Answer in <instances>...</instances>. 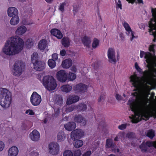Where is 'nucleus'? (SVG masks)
I'll use <instances>...</instances> for the list:
<instances>
[{
    "instance_id": "60",
    "label": "nucleus",
    "mask_w": 156,
    "mask_h": 156,
    "mask_svg": "<svg viewBox=\"0 0 156 156\" xmlns=\"http://www.w3.org/2000/svg\"><path fill=\"white\" fill-rule=\"evenodd\" d=\"M105 96L102 95H100L98 99V102H100L102 100L104 99Z\"/></svg>"
},
{
    "instance_id": "15",
    "label": "nucleus",
    "mask_w": 156,
    "mask_h": 156,
    "mask_svg": "<svg viewBox=\"0 0 156 156\" xmlns=\"http://www.w3.org/2000/svg\"><path fill=\"white\" fill-rule=\"evenodd\" d=\"M29 136L33 141H37L40 138V133L37 130L34 129L30 133Z\"/></svg>"
},
{
    "instance_id": "21",
    "label": "nucleus",
    "mask_w": 156,
    "mask_h": 156,
    "mask_svg": "<svg viewBox=\"0 0 156 156\" xmlns=\"http://www.w3.org/2000/svg\"><path fill=\"white\" fill-rule=\"evenodd\" d=\"M64 127L66 130L70 131L75 129L76 125L74 122H70L65 124Z\"/></svg>"
},
{
    "instance_id": "57",
    "label": "nucleus",
    "mask_w": 156,
    "mask_h": 156,
    "mask_svg": "<svg viewBox=\"0 0 156 156\" xmlns=\"http://www.w3.org/2000/svg\"><path fill=\"white\" fill-rule=\"evenodd\" d=\"M152 24H153V23H152L151 22L149 23V28H150V29H149V32L150 33H151V32H152L153 30H154V29H153V28H152L151 27V26H152Z\"/></svg>"
},
{
    "instance_id": "4",
    "label": "nucleus",
    "mask_w": 156,
    "mask_h": 156,
    "mask_svg": "<svg viewBox=\"0 0 156 156\" xmlns=\"http://www.w3.org/2000/svg\"><path fill=\"white\" fill-rule=\"evenodd\" d=\"M31 62L33 64L34 68L38 71L43 70L45 68V64L38 59V55L37 53L34 52L31 56Z\"/></svg>"
},
{
    "instance_id": "27",
    "label": "nucleus",
    "mask_w": 156,
    "mask_h": 156,
    "mask_svg": "<svg viewBox=\"0 0 156 156\" xmlns=\"http://www.w3.org/2000/svg\"><path fill=\"white\" fill-rule=\"evenodd\" d=\"M55 103L59 105H61L63 103L62 98L60 95H56L54 98Z\"/></svg>"
},
{
    "instance_id": "25",
    "label": "nucleus",
    "mask_w": 156,
    "mask_h": 156,
    "mask_svg": "<svg viewBox=\"0 0 156 156\" xmlns=\"http://www.w3.org/2000/svg\"><path fill=\"white\" fill-rule=\"evenodd\" d=\"M27 29L25 26H21L19 27L15 32L16 34L19 35L24 34L26 31Z\"/></svg>"
},
{
    "instance_id": "61",
    "label": "nucleus",
    "mask_w": 156,
    "mask_h": 156,
    "mask_svg": "<svg viewBox=\"0 0 156 156\" xmlns=\"http://www.w3.org/2000/svg\"><path fill=\"white\" fill-rule=\"evenodd\" d=\"M115 98L116 99L118 100H121V95L118 94H117L115 96Z\"/></svg>"
},
{
    "instance_id": "36",
    "label": "nucleus",
    "mask_w": 156,
    "mask_h": 156,
    "mask_svg": "<svg viewBox=\"0 0 156 156\" xmlns=\"http://www.w3.org/2000/svg\"><path fill=\"white\" fill-rule=\"evenodd\" d=\"M154 131L152 129H149L147 131V136L151 139H152L155 136Z\"/></svg>"
},
{
    "instance_id": "20",
    "label": "nucleus",
    "mask_w": 156,
    "mask_h": 156,
    "mask_svg": "<svg viewBox=\"0 0 156 156\" xmlns=\"http://www.w3.org/2000/svg\"><path fill=\"white\" fill-rule=\"evenodd\" d=\"M123 25L125 28V29L128 33V35L131 33V35L132 37L131 38V40L132 41L134 38L135 37L134 32L131 29L130 27L129 24L126 22H124L123 24Z\"/></svg>"
},
{
    "instance_id": "5",
    "label": "nucleus",
    "mask_w": 156,
    "mask_h": 156,
    "mask_svg": "<svg viewBox=\"0 0 156 156\" xmlns=\"http://www.w3.org/2000/svg\"><path fill=\"white\" fill-rule=\"evenodd\" d=\"M144 58L146 59V62L148 64L147 67L149 69L144 71L143 73V75L145 76H148L152 73V70L151 68L153 66V59L152 55L149 52H146Z\"/></svg>"
},
{
    "instance_id": "39",
    "label": "nucleus",
    "mask_w": 156,
    "mask_h": 156,
    "mask_svg": "<svg viewBox=\"0 0 156 156\" xmlns=\"http://www.w3.org/2000/svg\"><path fill=\"white\" fill-rule=\"evenodd\" d=\"M99 43V41L96 38H94L93 41L92 47L94 48H95L98 46Z\"/></svg>"
},
{
    "instance_id": "31",
    "label": "nucleus",
    "mask_w": 156,
    "mask_h": 156,
    "mask_svg": "<svg viewBox=\"0 0 156 156\" xmlns=\"http://www.w3.org/2000/svg\"><path fill=\"white\" fill-rule=\"evenodd\" d=\"M52 76H44L43 79V83L45 87L46 88L47 87H48V85L49 82V80L51 79V77Z\"/></svg>"
},
{
    "instance_id": "37",
    "label": "nucleus",
    "mask_w": 156,
    "mask_h": 156,
    "mask_svg": "<svg viewBox=\"0 0 156 156\" xmlns=\"http://www.w3.org/2000/svg\"><path fill=\"white\" fill-rule=\"evenodd\" d=\"M74 144L75 147L76 148H79L82 147L83 144V142L82 140H76Z\"/></svg>"
},
{
    "instance_id": "16",
    "label": "nucleus",
    "mask_w": 156,
    "mask_h": 156,
    "mask_svg": "<svg viewBox=\"0 0 156 156\" xmlns=\"http://www.w3.org/2000/svg\"><path fill=\"white\" fill-rule=\"evenodd\" d=\"M79 97L77 95L69 96L67 98L66 103L67 105H70L76 103L79 100Z\"/></svg>"
},
{
    "instance_id": "32",
    "label": "nucleus",
    "mask_w": 156,
    "mask_h": 156,
    "mask_svg": "<svg viewBox=\"0 0 156 156\" xmlns=\"http://www.w3.org/2000/svg\"><path fill=\"white\" fill-rule=\"evenodd\" d=\"M61 90L63 92L68 93L72 89V87L69 85H65L61 87Z\"/></svg>"
},
{
    "instance_id": "44",
    "label": "nucleus",
    "mask_w": 156,
    "mask_h": 156,
    "mask_svg": "<svg viewBox=\"0 0 156 156\" xmlns=\"http://www.w3.org/2000/svg\"><path fill=\"white\" fill-rule=\"evenodd\" d=\"M75 108H76V106H75L71 105L67 108L66 109V111L67 112H70L73 111Z\"/></svg>"
},
{
    "instance_id": "41",
    "label": "nucleus",
    "mask_w": 156,
    "mask_h": 156,
    "mask_svg": "<svg viewBox=\"0 0 156 156\" xmlns=\"http://www.w3.org/2000/svg\"><path fill=\"white\" fill-rule=\"evenodd\" d=\"M66 2H64L60 4L59 6V9L62 12H64L65 10L64 7L66 5Z\"/></svg>"
},
{
    "instance_id": "53",
    "label": "nucleus",
    "mask_w": 156,
    "mask_h": 156,
    "mask_svg": "<svg viewBox=\"0 0 156 156\" xmlns=\"http://www.w3.org/2000/svg\"><path fill=\"white\" fill-rule=\"evenodd\" d=\"M153 18L151 19V21H153L156 22V12L152 13Z\"/></svg>"
},
{
    "instance_id": "55",
    "label": "nucleus",
    "mask_w": 156,
    "mask_h": 156,
    "mask_svg": "<svg viewBox=\"0 0 156 156\" xmlns=\"http://www.w3.org/2000/svg\"><path fill=\"white\" fill-rule=\"evenodd\" d=\"M5 147V144L2 141H0V151H2Z\"/></svg>"
},
{
    "instance_id": "33",
    "label": "nucleus",
    "mask_w": 156,
    "mask_h": 156,
    "mask_svg": "<svg viewBox=\"0 0 156 156\" xmlns=\"http://www.w3.org/2000/svg\"><path fill=\"white\" fill-rule=\"evenodd\" d=\"M19 21L18 16H16L12 17L10 21V23L11 25H15L18 24Z\"/></svg>"
},
{
    "instance_id": "56",
    "label": "nucleus",
    "mask_w": 156,
    "mask_h": 156,
    "mask_svg": "<svg viewBox=\"0 0 156 156\" xmlns=\"http://www.w3.org/2000/svg\"><path fill=\"white\" fill-rule=\"evenodd\" d=\"M66 53V51L64 49L61 50L60 51V55L62 56H64L65 55Z\"/></svg>"
},
{
    "instance_id": "13",
    "label": "nucleus",
    "mask_w": 156,
    "mask_h": 156,
    "mask_svg": "<svg viewBox=\"0 0 156 156\" xmlns=\"http://www.w3.org/2000/svg\"><path fill=\"white\" fill-rule=\"evenodd\" d=\"M74 121L77 123H80L81 125L85 126L86 124V120L81 115H78L75 116Z\"/></svg>"
},
{
    "instance_id": "3",
    "label": "nucleus",
    "mask_w": 156,
    "mask_h": 156,
    "mask_svg": "<svg viewBox=\"0 0 156 156\" xmlns=\"http://www.w3.org/2000/svg\"><path fill=\"white\" fill-rule=\"evenodd\" d=\"M11 93L5 88L0 89V105L3 108H7L12 101Z\"/></svg>"
},
{
    "instance_id": "34",
    "label": "nucleus",
    "mask_w": 156,
    "mask_h": 156,
    "mask_svg": "<svg viewBox=\"0 0 156 156\" xmlns=\"http://www.w3.org/2000/svg\"><path fill=\"white\" fill-rule=\"evenodd\" d=\"M87 108V105L84 104H80L76 106V108L79 112L84 111Z\"/></svg>"
},
{
    "instance_id": "30",
    "label": "nucleus",
    "mask_w": 156,
    "mask_h": 156,
    "mask_svg": "<svg viewBox=\"0 0 156 156\" xmlns=\"http://www.w3.org/2000/svg\"><path fill=\"white\" fill-rule=\"evenodd\" d=\"M65 138V134L64 132L61 131L58 132L57 136V140L58 142L64 140Z\"/></svg>"
},
{
    "instance_id": "51",
    "label": "nucleus",
    "mask_w": 156,
    "mask_h": 156,
    "mask_svg": "<svg viewBox=\"0 0 156 156\" xmlns=\"http://www.w3.org/2000/svg\"><path fill=\"white\" fill-rule=\"evenodd\" d=\"M127 125L126 124H121L118 126V128L119 129L123 130L125 129Z\"/></svg>"
},
{
    "instance_id": "46",
    "label": "nucleus",
    "mask_w": 156,
    "mask_h": 156,
    "mask_svg": "<svg viewBox=\"0 0 156 156\" xmlns=\"http://www.w3.org/2000/svg\"><path fill=\"white\" fill-rule=\"evenodd\" d=\"M55 113L54 114V116L55 117H58L60 113V109L59 108H58L57 109H54Z\"/></svg>"
},
{
    "instance_id": "19",
    "label": "nucleus",
    "mask_w": 156,
    "mask_h": 156,
    "mask_svg": "<svg viewBox=\"0 0 156 156\" xmlns=\"http://www.w3.org/2000/svg\"><path fill=\"white\" fill-rule=\"evenodd\" d=\"M19 150L18 148L15 146L10 147L8 152L9 156H16L18 153Z\"/></svg>"
},
{
    "instance_id": "11",
    "label": "nucleus",
    "mask_w": 156,
    "mask_h": 156,
    "mask_svg": "<svg viewBox=\"0 0 156 156\" xmlns=\"http://www.w3.org/2000/svg\"><path fill=\"white\" fill-rule=\"evenodd\" d=\"M87 85L83 83H80L76 85L73 88L74 90L77 93H82L86 91Z\"/></svg>"
},
{
    "instance_id": "54",
    "label": "nucleus",
    "mask_w": 156,
    "mask_h": 156,
    "mask_svg": "<svg viewBox=\"0 0 156 156\" xmlns=\"http://www.w3.org/2000/svg\"><path fill=\"white\" fill-rule=\"evenodd\" d=\"M145 143L147 147H151L152 146V141H147Z\"/></svg>"
},
{
    "instance_id": "1",
    "label": "nucleus",
    "mask_w": 156,
    "mask_h": 156,
    "mask_svg": "<svg viewBox=\"0 0 156 156\" xmlns=\"http://www.w3.org/2000/svg\"><path fill=\"white\" fill-rule=\"evenodd\" d=\"M23 41L20 37L17 36L12 37L6 41L2 51L7 55H13L23 49Z\"/></svg>"
},
{
    "instance_id": "35",
    "label": "nucleus",
    "mask_w": 156,
    "mask_h": 156,
    "mask_svg": "<svg viewBox=\"0 0 156 156\" xmlns=\"http://www.w3.org/2000/svg\"><path fill=\"white\" fill-rule=\"evenodd\" d=\"M67 79L69 81H73L76 79V75L74 73L72 72H69L67 74Z\"/></svg>"
},
{
    "instance_id": "26",
    "label": "nucleus",
    "mask_w": 156,
    "mask_h": 156,
    "mask_svg": "<svg viewBox=\"0 0 156 156\" xmlns=\"http://www.w3.org/2000/svg\"><path fill=\"white\" fill-rule=\"evenodd\" d=\"M130 81L132 82V85L133 87L136 88H137L138 87L137 80L138 77L136 75H132L130 76Z\"/></svg>"
},
{
    "instance_id": "43",
    "label": "nucleus",
    "mask_w": 156,
    "mask_h": 156,
    "mask_svg": "<svg viewBox=\"0 0 156 156\" xmlns=\"http://www.w3.org/2000/svg\"><path fill=\"white\" fill-rule=\"evenodd\" d=\"M135 134L134 133L132 132H130L126 134V136L129 138L132 139L134 138Z\"/></svg>"
},
{
    "instance_id": "45",
    "label": "nucleus",
    "mask_w": 156,
    "mask_h": 156,
    "mask_svg": "<svg viewBox=\"0 0 156 156\" xmlns=\"http://www.w3.org/2000/svg\"><path fill=\"white\" fill-rule=\"evenodd\" d=\"M81 154V151L79 149L75 151L74 152V156H80Z\"/></svg>"
},
{
    "instance_id": "9",
    "label": "nucleus",
    "mask_w": 156,
    "mask_h": 156,
    "mask_svg": "<svg viewBox=\"0 0 156 156\" xmlns=\"http://www.w3.org/2000/svg\"><path fill=\"white\" fill-rule=\"evenodd\" d=\"M59 150V145L57 143L52 142L49 145V150L50 153L53 155L57 154Z\"/></svg>"
},
{
    "instance_id": "50",
    "label": "nucleus",
    "mask_w": 156,
    "mask_h": 156,
    "mask_svg": "<svg viewBox=\"0 0 156 156\" xmlns=\"http://www.w3.org/2000/svg\"><path fill=\"white\" fill-rule=\"evenodd\" d=\"M135 66L136 70L140 73L142 72V69L139 67L137 63L136 62L135 64Z\"/></svg>"
},
{
    "instance_id": "8",
    "label": "nucleus",
    "mask_w": 156,
    "mask_h": 156,
    "mask_svg": "<svg viewBox=\"0 0 156 156\" xmlns=\"http://www.w3.org/2000/svg\"><path fill=\"white\" fill-rule=\"evenodd\" d=\"M83 134L84 133L81 129H76L72 132L71 137L72 140L75 141L81 138Z\"/></svg>"
},
{
    "instance_id": "14",
    "label": "nucleus",
    "mask_w": 156,
    "mask_h": 156,
    "mask_svg": "<svg viewBox=\"0 0 156 156\" xmlns=\"http://www.w3.org/2000/svg\"><path fill=\"white\" fill-rule=\"evenodd\" d=\"M51 78L48 87H47L46 88L49 90H52L55 89L57 84L56 81L52 76L51 77Z\"/></svg>"
},
{
    "instance_id": "23",
    "label": "nucleus",
    "mask_w": 156,
    "mask_h": 156,
    "mask_svg": "<svg viewBox=\"0 0 156 156\" xmlns=\"http://www.w3.org/2000/svg\"><path fill=\"white\" fill-rule=\"evenodd\" d=\"M72 60L70 58H68L62 61V66L63 68H69L72 66Z\"/></svg>"
},
{
    "instance_id": "38",
    "label": "nucleus",
    "mask_w": 156,
    "mask_h": 156,
    "mask_svg": "<svg viewBox=\"0 0 156 156\" xmlns=\"http://www.w3.org/2000/svg\"><path fill=\"white\" fill-rule=\"evenodd\" d=\"M48 66L51 68H54L56 65L55 61L51 59L48 60Z\"/></svg>"
},
{
    "instance_id": "28",
    "label": "nucleus",
    "mask_w": 156,
    "mask_h": 156,
    "mask_svg": "<svg viewBox=\"0 0 156 156\" xmlns=\"http://www.w3.org/2000/svg\"><path fill=\"white\" fill-rule=\"evenodd\" d=\"M115 144L113 141L111 139H108L106 141L105 147L106 148L109 149L110 148H114Z\"/></svg>"
},
{
    "instance_id": "42",
    "label": "nucleus",
    "mask_w": 156,
    "mask_h": 156,
    "mask_svg": "<svg viewBox=\"0 0 156 156\" xmlns=\"http://www.w3.org/2000/svg\"><path fill=\"white\" fill-rule=\"evenodd\" d=\"M63 156H73V154L70 150H67L64 152Z\"/></svg>"
},
{
    "instance_id": "52",
    "label": "nucleus",
    "mask_w": 156,
    "mask_h": 156,
    "mask_svg": "<svg viewBox=\"0 0 156 156\" xmlns=\"http://www.w3.org/2000/svg\"><path fill=\"white\" fill-rule=\"evenodd\" d=\"M116 5L117 8H119L121 9H122V5L120 0H119L118 2L116 3Z\"/></svg>"
},
{
    "instance_id": "48",
    "label": "nucleus",
    "mask_w": 156,
    "mask_h": 156,
    "mask_svg": "<svg viewBox=\"0 0 156 156\" xmlns=\"http://www.w3.org/2000/svg\"><path fill=\"white\" fill-rule=\"evenodd\" d=\"M58 55L56 53L53 54L52 55L51 59H53L55 61L58 59Z\"/></svg>"
},
{
    "instance_id": "24",
    "label": "nucleus",
    "mask_w": 156,
    "mask_h": 156,
    "mask_svg": "<svg viewBox=\"0 0 156 156\" xmlns=\"http://www.w3.org/2000/svg\"><path fill=\"white\" fill-rule=\"evenodd\" d=\"M82 41L85 46L87 48L90 47V45L91 42V39L90 37L86 36H84L82 38Z\"/></svg>"
},
{
    "instance_id": "49",
    "label": "nucleus",
    "mask_w": 156,
    "mask_h": 156,
    "mask_svg": "<svg viewBox=\"0 0 156 156\" xmlns=\"http://www.w3.org/2000/svg\"><path fill=\"white\" fill-rule=\"evenodd\" d=\"M92 153L90 151L88 150L85 152L82 156H90Z\"/></svg>"
},
{
    "instance_id": "7",
    "label": "nucleus",
    "mask_w": 156,
    "mask_h": 156,
    "mask_svg": "<svg viewBox=\"0 0 156 156\" xmlns=\"http://www.w3.org/2000/svg\"><path fill=\"white\" fill-rule=\"evenodd\" d=\"M30 101L33 105H38L41 101V97L37 93L34 92L30 97Z\"/></svg>"
},
{
    "instance_id": "59",
    "label": "nucleus",
    "mask_w": 156,
    "mask_h": 156,
    "mask_svg": "<svg viewBox=\"0 0 156 156\" xmlns=\"http://www.w3.org/2000/svg\"><path fill=\"white\" fill-rule=\"evenodd\" d=\"M154 45H150L149 47V50L150 51H153L154 50Z\"/></svg>"
},
{
    "instance_id": "17",
    "label": "nucleus",
    "mask_w": 156,
    "mask_h": 156,
    "mask_svg": "<svg viewBox=\"0 0 156 156\" xmlns=\"http://www.w3.org/2000/svg\"><path fill=\"white\" fill-rule=\"evenodd\" d=\"M51 34L55 37L58 39H61L63 37V34L61 31L56 28H53L50 31Z\"/></svg>"
},
{
    "instance_id": "62",
    "label": "nucleus",
    "mask_w": 156,
    "mask_h": 156,
    "mask_svg": "<svg viewBox=\"0 0 156 156\" xmlns=\"http://www.w3.org/2000/svg\"><path fill=\"white\" fill-rule=\"evenodd\" d=\"M73 11L74 15H75L77 11V9L76 7H73Z\"/></svg>"
},
{
    "instance_id": "47",
    "label": "nucleus",
    "mask_w": 156,
    "mask_h": 156,
    "mask_svg": "<svg viewBox=\"0 0 156 156\" xmlns=\"http://www.w3.org/2000/svg\"><path fill=\"white\" fill-rule=\"evenodd\" d=\"M155 22L154 23H153V24H152V26L151 27L153 28V29H154V30H156L155 32H153V34L154 36V37L156 36V22Z\"/></svg>"
},
{
    "instance_id": "58",
    "label": "nucleus",
    "mask_w": 156,
    "mask_h": 156,
    "mask_svg": "<svg viewBox=\"0 0 156 156\" xmlns=\"http://www.w3.org/2000/svg\"><path fill=\"white\" fill-rule=\"evenodd\" d=\"M146 52H145L144 51H140V58H142L144 57V55H145Z\"/></svg>"
},
{
    "instance_id": "12",
    "label": "nucleus",
    "mask_w": 156,
    "mask_h": 156,
    "mask_svg": "<svg viewBox=\"0 0 156 156\" xmlns=\"http://www.w3.org/2000/svg\"><path fill=\"white\" fill-rule=\"evenodd\" d=\"M108 56L109 61L110 63L114 62L115 63L116 60L115 58V52L112 48H110L108 51Z\"/></svg>"
},
{
    "instance_id": "18",
    "label": "nucleus",
    "mask_w": 156,
    "mask_h": 156,
    "mask_svg": "<svg viewBox=\"0 0 156 156\" xmlns=\"http://www.w3.org/2000/svg\"><path fill=\"white\" fill-rule=\"evenodd\" d=\"M18 11L17 9L14 7H11L8 8V14L10 17H13L18 16Z\"/></svg>"
},
{
    "instance_id": "29",
    "label": "nucleus",
    "mask_w": 156,
    "mask_h": 156,
    "mask_svg": "<svg viewBox=\"0 0 156 156\" xmlns=\"http://www.w3.org/2000/svg\"><path fill=\"white\" fill-rule=\"evenodd\" d=\"M70 43V41L69 39L67 37H64L62 40V44L65 47H68Z\"/></svg>"
},
{
    "instance_id": "63",
    "label": "nucleus",
    "mask_w": 156,
    "mask_h": 156,
    "mask_svg": "<svg viewBox=\"0 0 156 156\" xmlns=\"http://www.w3.org/2000/svg\"><path fill=\"white\" fill-rule=\"evenodd\" d=\"M119 37L122 40H124L125 37L123 34L122 33H120L119 34Z\"/></svg>"
},
{
    "instance_id": "6",
    "label": "nucleus",
    "mask_w": 156,
    "mask_h": 156,
    "mask_svg": "<svg viewBox=\"0 0 156 156\" xmlns=\"http://www.w3.org/2000/svg\"><path fill=\"white\" fill-rule=\"evenodd\" d=\"M24 68V66L22 62L16 61L14 65L12 70L13 74L17 76L20 75Z\"/></svg>"
},
{
    "instance_id": "10",
    "label": "nucleus",
    "mask_w": 156,
    "mask_h": 156,
    "mask_svg": "<svg viewBox=\"0 0 156 156\" xmlns=\"http://www.w3.org/2000/svg\"><path fill=\"white\" fill-rule=\"evenodd\" d=\"M58 80L62 82H64L67 80V76L66 71L63 70L58 71L56 74Z\"/></svg>"
},
{
    "instance_id": "2",
    "label": "nucleus",
    "mask_w": 156,
    "mask_h": 156,
    "mask_svg": "<svg viewBox=\"0 0 156 156\" xmlns=\"http://www.w3.org/2000/svg\"><path fill=\"white\" fill-rule=\"evenodd\" d=\"M128 102L131 111L134 113V115H132L131 118L133 123H138L140 121V117L141 119L146 121L148 120L151 117H153L154 119L156 118V111L153 112L144 109L140 112L138 110L137 105L135 102L129 100Z\"/></svg>"
},
{
    "instance_id": "22",
    "label": "nucleus",
    "mask_w": 156,
    "mask_h": 156,
    "mask_svg": "<svg viewBox=\"0 0 156 156\" xmlns=\"http://www.w3.org/2000/svg\"><path fill=\"white\" fill-rule=\"evenodd\" d=\"M38 47L40 50H44L48 47L47 41L45 39L41 40L38 43Z\"/></svg>"
},
{
    "instance_id": "64",
    "label": "nucleus",
    "mask_w": 156,
    "mask_h": 156,
    "mask_svg": "<svg viewBox=\"0 0 156 156\" xmlns=\"http://www.w3.org/2000/svg\"><path fill=\"white\" fill-rule=\"evenodd\" d=\"M29 115H34V113L32 110L30 109Z\"/></svg>"
},
{
    "instance_id": "40",
    "label": "nucleus",
    "mask_w": 156,
    "mask_h": 156,
    "mask_svg": "<svg viewBox=\"0 0 156 156\" xmlns=\"http://www.w3.org/2000/svg\"><path fill=\"white\" fill-rule=\"evenodd\" d=\"M139 147L142 152H146L147 151L148 147L144 142L142 143Z\"/></svg>"
}]
</instances>
